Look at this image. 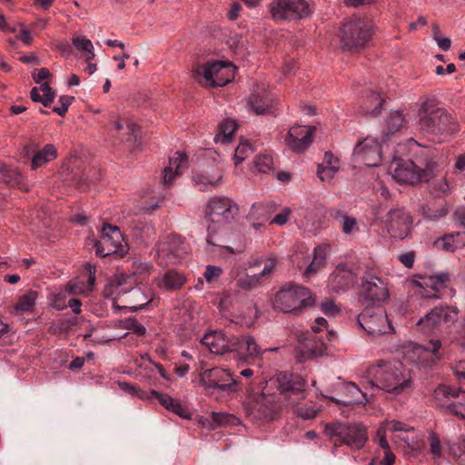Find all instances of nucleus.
Wrapping results in <instances>:
<instances>
[{
	"label": "nucleus",
	"mask_w": 465,
	"mask_h": 465,
	"mask_svg": "<svg viewBox=\"0 0 465 465\" xmlns=\"http://www.w3.org/2000/svg\"><path fill=\"white\" fill-rule=\"evenodd\" d=\"M238 213L239 206L231 198L226 196L210 198L205 209V218L209 223L207 242L213 246L224 248L230 253H234L232 248L221 244L216 236L234 220Z\"/></svg>",
	"instance_id": "nucleus-2"
},
{
	"label": "nucleus",
	"mask_w": 465,
	"mask_h": 465,
	"mask_svg": "<svg viewBox=\"0 0 465 465\" xmlns=\"http://www.w3.org/2000/svg\"><path fill=\"white\" fill-rule=\"evenodd\" d=\"M269 12L274 21L280 22L305 18L312 11L305 0H272Z\"/></svg>",
	"instance_id": "nucleus-14"
},
{
	"label": "nucleus",
	"mask_w": 465,
	"mask_h": 465,
	"mask_svg": "<svg viewBox=\"0 0 465 465\" xmlns=\"http://www.w3.org/2000/svg\"><path fill=\"white\" fill-rule=\"evenodd\" d=\"M156 252L163 262L175 264L186 253V247L181 236L172 233L163 237L156 243Z\"/></svg>",
	"instance_id": "nucleus-17"
},
{
	"label": "nucleus",
	"mask_w": 465,
	"mask_h": 465,
	"mask_svg": "<svg viewBox=\"0 0 465 465\" xmlns=\"http://www.w3.org/2000/svg\"><path fill=\"white\" fill-rule=\"evenodd\" d=\"M418 124L423 132L434 135H451L459 131V124L452 115L439 106L435 98L424 100L418 111Z\"/></svg>",
	"instance_id": "nucleus-3"
},
{
	"label": "nucleus",
	"mask_w": 465,
	"mask_h": 465,
	"mask_svg": "<svg viewBox=\"0 0 465 465\" xmlns=\"http://www.w3.org/2000/svg\"><path fill=\"white\" fill-rule=\"evenodd\" d=\"M249 104L256 114H267L272 112V99L266 90L252 93Z\"/></svg>",
	"instance_id": "nucleus-28"
},
{
	"label": "nucleus",
	"mask_w": 465,
	"mask_h": 465,
	"mask_svg": "<svg viewBox=\"0 0 465 465\" xmlns=\"http://www.w3.org/2000/svg\"><path fill=\"white\" fill-rule=\"evenodd\" d=\"M302 351L306 359L320 356L324 351V344L322 341H317L314 336L305 338L302 343Z\"/></svg>",
	"instance_id": "nucleus-33"
},
{
	"label": "nucleus",
	"mask_w": 465,
	"mask_h": 465,
	"mask_svg": "<svg viewBox=\"0 0 465 465\" xmlns=\"http://www.w3.org/2000/svg\"><path fill=\"white\" fill-rule=\"evenodd\" d=\"M132 291L134 292V294H141L139 289L134 288V283L130 276L119 273L115 274L105 285L103 293L106 298L113 297V299H116L117 297Z\"/></svg>",
	"instance_id": "nucleus-23"
},
{
	"label": "nucleus",
	"mask_w": 465,
	"mask_h": 465,
	"mask_svg": "<svg viewBox=\"0 0 465 465\" xmlns=\"http://www.w3.org/2000/svg\"><path fill=\"white\" fill-rule=\"evenodd\" d=\"M200 382L206 389L228 392H235L238 390V382L232 377L230 371L219 367L202 371Z\"/></svg>",
	"instance_id": "nucleus-16"
},
{
	"label": "nucleus",
	"mask_w": 465,
	"mask_h": 465,
	"mask_svg": "<svg viewBox=\"0 0 465 465\" xmlns=\"http://www.w3.org/2000/svg\"><path fill=\"white\" fill-rule=\"evenodd\" d=\"M57 157V151L54 145L49 143L45 145V147L36 152L31 161V168L32 170H36L37 168L43 166L48 162L54 160Z\"/></svg>",
	"instance_id": "nucleus-30"
},
{
	"label": "nucleus",
	"mask_w": 465,
	"mask_h": 465,
	"mask_svg": "<svg viewBox=\"0 0 465 465\" xmlns=\"http://www.w3.org/2000/svg\"><path fill=\"white\" fill-rule=\"evenodd\" d=\"M314 132L313 126H292L285 138L286 144L292 151L302 153L312 143Z\"/></svg>",
	"instance_id": "nucleus-22"
},
{
	"label": "nucleus",
	"mask_w": 465,
	"mask_h": 465,
	"mask_svg": "<svg viewBox=\"0 0 465 465\" xmlns=\"http://www.w3.org/2000/svg\"><path fill=\"white\" fill-rule=\"evenodd\" d=\"M322 312L327 316H334L340 312V308L331 300H326L320 305Z\"/></svg>",
	"instance_id": "nucleus-61"
},
{
	"label": "nucleus",
	"mask_w": 465,
	"mask_h": 465,
	"mask_svg": "<svg viewBox=\"0 0 465 465\" xmlns=\"http://www.w3.org/2000/svg\"><path fill=\"white\" fill-rule=\"evenodd\" d=\"M356 282V275L345 265H338L329 277V287L335 292L346 291Z\"/></svg>",
	"instance_id": "nucleus-24"
},
{
	"label": "nucleus",
	"mask_w": 465,
	"mask_h": 465,
	"mask_svg": "<svg viewBox=\"0 0 465 465\" xmlns=\"http://www.w3.org/2000/svg\"><path fill=\"white\" fill-rule=\"evenodd\" d=\"M278 394L277 400L284 406H296L306 398V381L299 374L282 371L272 380Z\"/></svg>",
	"instance_id": "nucleus-6"
},
{
	"label": "nucleus",
	"mask_w": 465,
	"mask_h": 465,
	"mask_svg": "<svg viewBox=\"0 0 465 465\" xmlns=\"http://www.w3.org/2000/svg\"><path fill=\"white\" fill-rule=\"evenodd\" d=\"M237 286L244 291H251L262 284V279L256 273L253 275L245 274L237 280Z\"/></svg>",
	"instance_id": "nucleus-42"
},
{
	"label": "nucleus",
	"mask_w": 465,
	"mask_h": 465,
	"mask_svg": "<svg viewBox=\"0 0 465 465\" xmlns=\"http://www.w3.org/2000/svg\"><path fill=\"white\" fill-rule=\"evenodd\" d=\"M168 411H173V413L177 414L178 416L183 418V419H190L191 414L190 411L186 407H184L179 401L175 400L173 401L172 406Z\"/></svg>",
	"instance_id": "nucleus-63"
},
{
	"label": "nucleus",
	"mask_w": 465,
	"mask_h": 465,
	"mask_svg": "<svg viewBox=\"0 0 465 465\" xmlns=\"http://www.w3.org/2000/svg\"><path fill=\"white\" fill-rule=\"evenodd\" d=\"M314 299L308 288L300 285H286L276 294L273 308L284 313L298 314L303 308L311 307Z\"/></svg>",
	"instance_id": "nucleus-5"
},
{
	"label": "nucleus",
	"mask_w": 465,
	"mask_h": 465,
	"mask_svg": "<svg viewBox=\"0 0 465 465\" xmlns=\"http://www.w3.org/2000/svg\"><path fill=\"white\" fill-rule=\"evenodd\" d=\"M282 408V402L277 400L275 393H251L248 397L246 414L253 421H269L273 420Z\"/></svg>",
	"instance_id": "nucleus-8"
},
{
	"label": "nucleus",
	"mask_w": 465,
	"mask_h": 465,
	"mask_svg": "<svg viewBox=\"0 0 465 465\" xmlns=\"http://www.w3.org/2000/svg\"><path fill=\"white\" fill-rule=\"evenodd\" d=\"M430 450L434 457H440L442 453V443L439 436L431 431L429 434Z\"/></svg>",
	"instance_id": "nucleus-55"
},
{
	"label": "nucleus",
	"mask_w": 465,
	"mask_h": 465,
	"mask_svg": "<svg viewBox=\"0 0 465 465\" xmlns=\"http://www.w3.org/2000/svg\"><path fill=\"white\" fill-rule=\"evenodd\" d=\"M94 247L96 254L100 257H106L113 254L123 257L128 251L127 243L124 242L120 229L109 223L104 224L101 232V239L95 242Z\"/></svg>",
	"instance_id": "nucleus-11"
},
{
	"label": "nucleus",
	"mask_w": 465,
	"mask_h": 465,
	"mask_svg": "<svg viewBox=\"0 0 465 465\" xmlns=\"http://www.w3.org/2000/svg\"><path fill=\"white\" fill-rule=\"evenodd\" d=\"M240 342L239 337H228L222 331L205 334L202 339V343L208 347L212 353L221 355L229 351H238Z\"/></svg>",
	"instance_id": "nucleus-21"
},
{
	"label": "nucleus",
	"mask_w": 465,
	"mask_h": 465,
	"mask_svg": "<svg viewBox=\"0 0 465 465\" xmlns=\"http://www.w3.org/2000/svg\"><path fill=\"white\" fill-rule=\"evenodd\" d=\"M252 152L251 144L245 141L239 143L237 148L235 149L234 153V163L235 165L240 164L246 157H248L249 153Z\"/></svg>",
	"instance_id": "nucleus-53"
},
{
	"label": "nucleus",
	"mask_w": 465,
	"mask_h": 465,
	"mask_svg": "<svg viewBox=\"0 0 465 465\" xmlns=\"http://www.w3.org/2000/svg\"><path fill=\"white\" fill-rule=\"evenodd\" d=\"M384 100L380 94L376 92H369L366 94L365 101L362 105V111L365 114H378L382 107Z\"/></svg>",
	"instance_id": "nucleus-35"
},
{
	"label": "nucleus",
	"mask_w": 465,
	"mask_h": 465,
	"mask_svg": "<svg viewBox=\"0 0 465 465\" xmlns=\"http://www.w3.org/2000/svg\"><path fill=\"white\" fill-rule=\"evenodd\" d=\"M254 166L259 173H269L272 171L273 160L272 155L266 153L258 154L254 159Z\"/></svg>",
	"instance_id": "nucleus-43"
},
{
	"label": "nucleus",
	"mask_w": 465,
	"mask_h": 465,
	"mask_svg": "<svg viewBox=\"0 0 465 465\" xmlns=\"http://www.w3.org/2000/svg\"><path fill=\"white\" fill-rule=\"evenodd\" d=\"M394 163L393 177L401 183H428L439 173V164L433 161L428 162L424 168L419 167L411 160H396Z\"/></svg>",
	"instance_id": "nucleus-7"
},
{
	"label": "nucleus",
	"mask_w": 465,
	"mask_h": 465,
	"mask_svg": "<svg viewBox=\"0 0 465 465\" xmlns=\"http://www.w3.org/2000/svg\"><path fill=\"white\" fill-rule=\"evenodd\" d=\"M240 341L239 350L245 348L249 356L254 357L261 354L260 348L252 337L240 338Z\"/></svg>",
	"instance_id": "nucleus-45"
},
{
	"label": "nucleus",
	"mask_w": 465,
	"mask_h": 465,
	"mask_svg": "<svg viewBox=\"0 0 465 465\" xmlns=\"http://www.w3.org/2000/svg\"><path fill=\"white\" fill-rule=\"evenodd\" d=\"M419 212L423 215L425 219L436 222L445 217L448 214L449 210L445 205L436 209H433L429 205H421L419 209Z\"/></svg>",
	"instance_id": "nucleus-40"
},
{
	"label": "nucleus",
	"mask_w": 465,
	"mask_h": 465,
	"mask_svg": "<svg viewBox=\"0 0 465 465\" xmlns=\"http://www.w3.org/2000/svg\"><path fill=\"white\" fill-rule=\"evenodd\" d=\"M444 443L449 448L450 453L452 456L460 458L465 454V437L459 438L456 442L445 440Z\"/></svg>",
	"instance_id": "nucleus-47"
},
{
	"label": "nucleus",
	"mask_w": 465,
	"mask_h": 465,
	"mask_svg": "<svg viewBox=\"0 0 465 465\" xmlns=\"http://www.w3.org/2000/svg\"><path fill=\"white\" fill-rule=\"evenodd\" d=\"M454 375L460 384H465V360L460 361L452 367Z\"/></svg>",
	"instance_id": "nucleus-64"
},
{
	"label": "nucleus",
	"mask_w": 465,
	"mask_h": 465,
	"mask_svg": "<svg viewBox=\"0 0 465 465\" xmlns=\"http://www.w3.org/2000/svg\"><path fill=\"white\" fill-rule=\"evenodd\" d=\"M324 434L333 440L334 447L346 445L352 450H361L367 440V428L361 423H350L334 420L326 423Z\"/></svg>",
	"instance_id": "nucleus-4"
},
{
	"label": "nucleus",
	"mask_w": 465,
	"mask_h": 465,
	"mask_svg": "<svg viewBox=\"0 0 465 465\" xmlns=\"http://www.w3.org/2000/svg\"><path fill=\"white\" fill-rule=\"evenodd\" d=\"M72 43L78 51L87 52L88 54L85 57V61L89 63L94 57V53L93 52L94 46L92 42L84 36L73 37Z\"/></svg>",
	"instance_id": "nucleus-41"
},
{
	"label": "nucleus",
	"mask_w": 465,
	"mask_h": 465,
	"mask_svg": "<svg viewBox=\"0 0 465 465\" xmlns=\"http://www.w3.org/2000/svg\"><path fill=\"white\" fill-rule=\"evenodd\" d=\"M353 155L366 166H377L381 163V146L377 139L366 137L356 144Z\"/></svg>",
	"instance_id": "nucleus-20"
},
{
	"label": "nucleus",
	"mask_w": 465,
	"mask_h": 465,
	"mask_svg": "<svg viewBox=\"0 0 465 465\" xmlns=\"http://www.w3.org/2000/svg\"><path fill=\"white\" fill-rule=\"evenodd\" d=\"M338 171L339 167L319 164L317 169V176L322 182H329L335 176Z\"/></svg>",
	"instance_id": "nucleus-51"
},
{
	"label": "nucleus",
	"mask_w": 465,
	"mask_h": 465,
	"mask_svg": "<svg viewBox=\"0 0 465 465\" xmlns=\"http://www.w3.org/2000/svg\"><path fill=\"white\" fill-rule=\"evenodd\" d=\"M236 67L230 62H223V67L216 78H213V87L224 86L234 78Z\"/></svg>",
	"instance_id": "nucleus-36"
},
{
	"label": "nucleus",
	"mask_w": 465,
	"mask_h": 465,
	"mask_svg": "<svg viewBox=\"0 0 465 465\" xmlns=\"http://www.w3.org/2000/svg\"><path fill=\"white\" fill-rule=\"evenodd\" d=\"M223 179V173L217 165L194 173L193 180L201 191H208L217 187Z\"/></svg>",
	"instance_id": "nucleus-25"
},
{
	"label": "nucleus",
	"mask_w": 465,
	"mask_h": 465,
	"mask_svg": "<svg viewBox=\"0 0 465 465\" xmlns=\"http://www.w3.org/2000/svg\"><path fill=\"white\" fill-rule=\"evenodd\" d=\"M386 225L391 237L403 240L411 232L412 218L404 208H393L387 213Z\"/></svg>",
	"instance_id": "nucleus-18"
},
{
	"label": "nucleus",
	"mask_w": 465,
	"mask_h": 465,
	"mask_svg": "<svg viewBox=\"0 0 465 465\" xmlns=\"http://www.w3.org/2000/svg\"><path fill=\"white\" fill-rule=\"evenodd\" d=\"M430 190L436 197H440L450 191V186L446 178H441L431 183Z\"/></svg>",
	"instance_id": "nucleus-52"
},
{
	"label": "nucleus",
	"mask_w": 465,
	"mask_h": 465,
	"mask_svg": "<svg viewBox=\"0 0 465 465\" xmlns=\"http://www.w3.org/2000/svg\"><path fill=\"white\" fill-rule=\"evenodd\" d=\"M372 26L361 17H351L341 28V41L348 49H360L371 40Z\"/></svg>",
	"instance_id": "nucleus-9"
},
{
	"label": "nucleus",
	"mask_w": 465,
	"mask_h": 465,
	"mask_svg": "<svg viewBox=\"0 0 465 465\" xmlns=\"http://www.w3.org/2000/svg\"><path fill=\"white\" fill-rule=\"evenodd\" d=\"M38 292L36 291H27L25 294L18 297L17 302L10 308V313L20 315L34 312Z\"/></svg>",
	"instance_id": "nucleus-29"
},
{
	"label": "nucleus",
	"mask_w": 465,
	"mask_h": 465,
	"mask_svg": "<svg viewBox=\"0 0 465 465\" xmlns=\"http://www.w3.org/2000/svg\"><path fill=\"white\" fill-rule=\"evenodd\" d=\"M277 261L274 258H269L265 260V263L263 269L261 272L257 273L261 279L269 278L273 273L274 269L276 267Z\"/></svg>",
	"instance_id": "nucleus-62"
},
{
	"label": "nucleus",
	"mask_w": 465,
	"mask_h": 465,
	"mask_svg": "<svg viewBox=\"0 0 465 465\" xmlns=\"http://www.w3.org/2000/svg\"><path fill=\"white\" fill-rule=\"evenodd\" d=\"M458 313L459 310L456 306L441 304L427 312L418 321L417 325L421 326L426 331H431L443 326L448 327L457 321Z\"/></svg>",
	"instance_id": "nucleus-15"
},
{
	"label": "nucleus",
	"mask_w": 465,
	"mask_h": 465,
	"mask_svg": "<svg viewBox=\"0 0 465 465\" xmlns=\"http://www.w3.org/2000/svg\"><path fill=\"white\" fill-rule=\"evenodd\" d=\"M359 325L370 335L381 336L393 331L381 306H366L358 315Z\"/></svg>",
	"instance_id": "nucleus-13"
},
{
	"label": "nucleus",
	"mask_w": 465,
	"mask_h": 465,
	"mask_svg": "<svg viewBox=\"0 0 465 465\" xmlns=\"http://www.w3.org/2000/svg\"><path fill=\"white\" fill-rule=\"evenodd\" d=\"M68 295L69 294L64 289H61L58 292L52 295L51 305L57 311L67 308Z\"/></svg>",
	"instance_id": "nucleus-49"
},
{
	"label": "nucleus",
	"mask_w": 465,
	"mask_h": 465,
	"mask_svg": "<svg viewBox=\"0 0 465 465\" xmlns=\"http://www.w3.org/2000/svg\"><path fill=\"white\" fill-rule=\"evenodd\" d=\"M441 347V341L440 340H430L426 345L422 346L421 349L425 353L430 354L431 361L440 359L439 352Z\"/></svg>",
	"instance_id": "nucleus-48"
},
{
	"label": "nucleus",
	"mask_w": 465,
	"mask_h": 465,
	"mask_svg": "<svg viewBox=\"0 0 465 465\" xmlns=\"http://www.w3.org/2000/svg\"><path fill=\"white\" fill-rule=\"evenodd\" d=\"M460 390L440 385L434 391V398L437 404L444 408L447 412L465 419V402L456 401L460 398Z\"/></svg>",
	"instance_id": "nucleus-19"
},
{
	"label": "nucleus",
	"mask_w": 465,
	"mask_h": 465,
	"mask_svg": "<svg viewBox=\"0 0 465 465\" xmlns=\"http://www.w3.org/2000/svg\"><path fill=\"white\" fill-rule=\"evenodd\" d=\"M325 255L323 251L318 247L314 249V257L312 262L308 265L305 274H310L315 272L320 267H322L324 263Z\"/></svg>",
	"instance_id": "nucleus-46"
},
{
	"label": "nucleus",
	"mask_w": 465,
	"mask_h": 465,
	"mask_svg": "<svg viewBox=\"0 0 465 465\" xmlns=\"http://www.w3.org/2000/svg\"><path fill=\"white\" fill-rule=\"evenodd\" d=\"M223 67V61H213L198 66L193 71V75L199 83L213 87V78L217 77Z\"/></svg>",
	"instance_id": "nucleus-27"
},
{
	"label": "nucleus",
	"mask_w": 465,
	"mask_h": 465,
	"mask_svg": "<svg viewBox=\"0 0 465 465\" xmlns=\"http://www.w3.org/2000/svg\"><path fill=\"white\" fill-rule=\"evenodd\" d=\"M460 233H450L439 238L434 244L438 249L453 252L460 245L457 241Z\"/></svg>",
	"instance_id": "nucleus-39"
},
{
	"label": "nucleus",
	"mask_w": 465,
	"mask_h": 465,
	"mask_svg": "<svg viewBox=\"0 0 465 465\" xmlns=\"http://www.w3.org/2000/svg\"><path fill=\"white\" fill-rule=\"evenodd\" d=\"M77 322L76 318H63L52 322L48 328V332L53 335H60L70 331Z\"/></svg>",
	"instance_id": "nucleus-37"
},
{
	"label": "nucleus",
	"mask_w": 465,
	"mask_h": 465,
	"mask_svg": "<svg viewBox=\"0 0 465 465\" xmlns=\"http://www.w3.org/2000/svg\"><path fill=\"white\" fill-rule=\"evenodd\" d=\"M0 180L11 186H17L24 183L25 177L17 169L0 162Z\"/></svg>",
	"instance_id": "nucleus-31"
},
{
	"label": "nucleus",
	"mask_w": 465,
	"mask_h": 465,
	"mask_svg": "<svg viewBox=\"0 0 465 465\" xmlns=\"http://www.w3.org/2000/svg\"><path fill=\"white\" fill-rule=\"evenodd\" d=\"M405 122L404 116L400 111H393L386 118L384 135L388 138L391 134L398 132Z\"/></svg>",
	"instance_id": "nucleus-34"
},
{
	"label": "nucleus",
	"mask_w": 465,
	"mask_h": 465,
	"mask_svg": "<svg viewBox=\"0 0 465 465\" xmlns=\"http://www.w3.org/2000/svg\"><path fill=\"white\" fill-rule=\"evenodd\" d=\"M186 282L183 274L175 270L167 271L162 279L161 286L167 291H177L181 289Z\"/></svg>",
	"instance_id": "nucleus-32"
},
{
	"label": "nucleus",
	"mask_w": 465,
	"mask_h": 465,
	"mask_svg": "<svg viewBox=\"0 0 465 465\" xmlns=\"http://www.w3.org/2000/svg\"><path fill=\"white\" fill-rule=\"evenodd\" d=\"M212 417L217 426L234 425L239 422L237 417L225 412H213Z\"/></svg>",
	"instance_id": "nucleus-44"
},
{
	"label": "nucleus",
	"mask_w": 465,
	"mask_h": 465,
	"mask_svg": "<svg viewBox=\"0 0 465 465\" xmlns=\"http://www.w3.org/2000/svg\"><path fill=\"white\" fill-rule=\"evenodd\" d=\"M390 297L387 282L371 272H365L360 288V300L366 306H381Z\"/></svg>",
	"instance_id": "nucleus-10"
},
{
	"label": "nucleus",
	"mask_w": 465,
	"mask_h": 465,
	"mask_svg": "<svg viewBox=\"0 0 465 465\" xmlns=\"http://www.w3.org/2000/svg\"><path fill=\"white\" fill-rule=\"evenodd\" d=\"M69 295H78L86 292L87 287L84 282L73 280L68 282L63 288Z\"/></svg>",
	"instance_id": "nucleus-50"
},
{
	"label": "nucleus",
	"mask_w": 465,
	"mask_h": 465,
	"mask_svg": "<svg viewBox=\"0 0 465 465\" xmlns=\"http://www.w3.org/2000/svg\"><path fill=\"white\" fill-rule=\"evenodd\" d=\"M74 100V97L63 95L59 98V103L61 104L60 106H54L53 108V112L56 113L60 116H64L66 112L68 111V108L70 104H72V101Z\"/></svg>",
	"instance_id": "nucleus-59"
},
{
	"label": "nucleus",
	"mask_w": 465,
	"mask_h": 465,
	"mask_svg": "<svg viewBox=\"0 0 465 465\" xmlns=\"http://www.w3.org/2000/svg\"><path fill=\"white\" fill-rule=\"evenodd\" d=\"M124 327L131 330L138 336H143L146 333V329L143 325L140 324L134 317L125 319Z\"/></svg>",
	"instance_id": "nucleus-56"
},
{
	"label": "nucleus",
	"mask_w": 465,
	"mask_h": 465,
	"mask_svg": "<svg viewBox=\"0 0 465 465\" xmlns=\"http://www.w3.org/2000/svg\"><path fill=\"white\" fill-rule=\"evenodd\" d=\"M237 129V124L234 120L226 119L219 124V134L215 139H221L223 143L231 141L232 136Z\"/></svg>",
	"instance_id": "nucleus-38"
},
{
	"label": "nucleus",
	"mask_w": 465,
	"mask_h": 465,
	"mask_svg": "<svg viewBox=\"0 0 465 465\" xmlns=\"http://www.w3.org/2000/svg\"><path fill=\"white\" fill-rule=\"evenodd\" d=\"M40 90L43 93V94H41L43 96L42 104L47 107L53 103L55 97V92L47 83L41 84Z\"/></svg>",
	"instance_id": "nucleus-57"
},
{
	"label": "nucleus",
	"mask_w": 465,
	"mask_h": 465,
	"mask_svg": "<svg viewBox=\"0 0 465 465\" xmlns=\"http://www.w3.org/2000/svg\"><path fill=\"white\" fill-rule=\"evenodd\" d=\"M412 283L422 289L420 295L427 299H441L445 290L450 291V295L453 296L455 291L450 288V275L448 272H438L434 274H416Z\"/></svg>",
	"instance_id": "nucleus-12"
},
{
	"label": "nucleus",
	"mask_w": 465,
	"mask_h": 465,
	"mask_svg": "<svg viewBox=\"0 0 465 465\" xmlns=\"http://www.w3.org/2000/svg\"><path fill=\"white\" fill-rule=\"evenodd\" d=\"M371 380L365 389L378 388L389 393L401 394L411 387L410 371L401 362L381 361L368 371Z\"/></svg>",
	"instance_id": "nucleus-1"
},
{
	"label": "nucleus",
	"mask_w": 465,
	"mask_h": 465,
	"mask_svg": "<svg viewBox=\"0 0 465 465\" xmlns=\"http://www.w3.org/2000/svg\"><path fill=\"white\" fill-rule=\"evenodd\" d=\"M341 231L344 234H351L358 231L357 221L354 217L344 215L342 216Z\"/></svg>",
	"instance_id": "nucleus-58"
},
{
	"label": "nucleus",
	"mask_w": 465,
	"mask_h": 465,
	"mask_svg": "<svg viewBox=\"0 0 465 465\" xmlns=\"http://www.w3.org/2000/svg\"><path fill=\"white\" fill-rule=\"evenodd\" d=\"M188 156L185 153H176L169 160V165L163 171V183L170 187L173 181L182 174L184 168H187Z\"/></svg>",
	"instance_id": "nucleus-26"
},
{
	"label": "nucleus",
	"mask_w": 465,
	"mask_h": 465,
	"mask_svg": "<svg viewBox=\"0 0 465 465\" xmlns=\"http://www.w3.org/2000/svg\"><path fill=\"white\" fill-rule=\"evenodd\" d=\"M319 411L320 408L317 406L303 405L296 408L295 414L303 420H310L314 419Z\"/></svg>",
	"instance_id": "nucleus-54"
},
{
	"label": "nucleus",
	"mask_w": 465,
	"mask_h": 465,
	"mask_svg": "<svg viewBox=\"0 0 465 465\" xmlns=\"http://www.w3.org/2000/svg\"><path fill=\"white\" fill-rule=\"evenodd\" d=\"M374 441L382 449V450L391 449L386 438V429L384 427L377 429Z\"/></svg>",
	"instance_id": "nucleus-60"
}]
</instances>
